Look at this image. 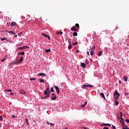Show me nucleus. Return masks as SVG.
Returning a JSON list of instances; mask_svg holds the SVG:
<instances>
[{
    "label": "nucleus",
    "instance_id": "f257e3e1",
    "mask_svg": "<svg viewBox=\"0 0 129 129\" xmlns=\"http://www.w3.org/2000/svg\"><path fill=\"white\" fill-rule=\"evenodd\" d=\"M44 94L46 96H41V99H46V98H48V97H50V95H49L50 94V93H49V92L46 90H44Z\"/></svg>",
    "mask_w": 129,
    "mask_h": 129
},
{
    "label": "nucleus",
    "instance_id": "f03ea898",
    "mask_svg": "<svg viewBox=\"0 0 129 129\" xmlns=\"http://www.w3.org/2000/svg\"><path fill=\"white\" fill-rule=\"evenodd\" d=\"M114 97L115 99H117L119 96H120V94L117 91H115V92L114 93Z\"/></svg>",
    "mask_w": 129,
    "mask_h": 129
},
{
    "label": "nucleus",
    "instance_id": "7ed1b4c3",
    "mask_svg": "<svg viewBox=\"0 0 129 129\" xmlns=\"http://www.w3.org/2000/svg\"><path fill=\"white\" fill-rule=\"evenodd\" d=\"M50 98L51 100H56V99H57V96H56V94L53 93H52Z\"/></svg>",
    "mask_w": 129,
    "mask_h": 129
},
{
    "label": "nucleus",
    "instance_id": "20e7f679",
    "mask_svg": "<svg viewBox=\"0 0 129 129\" xmlns=\"http://www.w3.org/2000/svg\"><path fill=\"white\" fill-rule=\"evenodd\" d=\"M54 87L55 88L57 94H59V93H60V90L59 89V87L57 86H54Z\"/></svg>",
    "mask_w": 129,
    "mask_h": 129
},
{
    "label": "nucleus",
    "instance_id": "39448f33",
    "mask_svg": "<svg viewBox=\"0 0 129 129\" xmlns=\"http://www.w3.org/2000/svg\"><path fill=\"white\" fill-rule=\"evenodd\" d=\"M71 31H73L74 32H77L78 31V29L75 27V26H73L71 28Z\"/></svg>",
    "mask_w": 129,
    "mask_h": 129
},
{
    "label": "nucleus",
    "instance_id": "423d86ee",
    "mask_svg": "<svg viewBox=\"0 0 129 129\" xmlns=\"http://www.w3.org/2000/svg\"><path fill=\"white\" fill-rule=\"evenodd\" d=\"M120 122H121V125H124V119H123V118H121V119L120 120Z\"/></svg>",
    "mask_w": 129,
    "mask_h": 129
},
{
    "label": "nucleus",
    "instance_id": "0eeeda50",
    "mask_svg": "<svg viewBox=\"0 0 129 129\" xmlns=\"http://www.w3.org/2000/svg\"><path fill=\"white\" fill-rule=\"evenodd\" d=\"M22 62H24V59L23 58V57H21L19 60V61H18V63L19 64H21Z\"/></svg>",
    "mask_w": 129,
    "mask_h": 129
},
{
    "label": "nucleus",
    "instance_id": "6e6552de",
    "mask_svg": "<svg viewBox=\"0 0 129 129\" xmlns=\"http://www.w3.org/2000/svg\"><path fill=\"white\" fill-rule=\"evenodd\" d=\"M42 36H44L45 38H48V40H50V36H49V35L42 33Z\"/></svg>",
    "mask_w": 129,
    "mask_h": 129
},
{
    "label": "nucleus",
    "instance_id": "1a4fd4ad",
    "mask_svg": "<svg viewBox=\"0 0 129 129\" xmlns=\"http://www.w3.org/2000/svg\"><path fill=\"white\" fill-rule=\"evenodd\" d=\"M81 67H82L83 68H85V67H86V64H85V63L82 62L81 63Z\"/></svg>",
    "mask_w": 129,
    "mask_h": 129
},
{
    "label": "nucleus",
    "instance_id": "9d476101",
    "mask_svg": "<svg viewBox=\"0 0 129 129\" xmlns=\"http://www.w3.org/2000/svg\"><path fill=\"white\" fill-rule=\"evenodd\" d=\"M100 96L101 97H102V98H103V99H105V96H104V94L103 93H101Z\"/></svg>",
    "mask_w": 129,
    "mask_h": 129
},
{
    "label": "nucleus",
    "instance_id": "9b49d317",
    "mask_svg": "<svg viewBox=\"0 0 129 129\" xmlns=\"http://www.w3.org/2000/svg\"><path fill=\"white\" fill-rule=\"evenodd\" d=\"M37 75H39V76H46V74L43 73L38 74Z\"/></svg>",
    "mask_w": 129,
    "mask_h": 129
},
{
    "label": "nucleus",
    "instance_id": "f8f14e48",
    "mask_svg": "<svg viewBox=\"0 0 129 129\" xmlns=\"http://www.w3.org/2000/svg\"><path fill=\"white\" fill-rule=\"evenodd\" d=\"M87 105V102H86L84 104L82 105L81 106V107H82L83 108H84V107H85V106H86V105Z\"/></svg>",
    "mask_w": 129,
    "mask_h": 129
},
{
    "label": "nucleus",
    "instance_id": "ddd939ff",
    "mask_svg": "<svg viewBox=\"0 0 129 129\" xmlns=\"http://www.w3.org/2000/svg\"><path fill=\"white\" fill-rule=\"evenodd\" d=\"M122 129H129L126 125H122Z\"/></svg>",
    "mask_w": 129,
    "mask_h": 129
},
{
    "label": "nucleus",
    "instance_id": "4468645a",
    "mask_svg": "<svg viewBox=\"0 0 129 129\" xmlns=\"http://www.w3.org/2000/svg\"><path fill=\"white\" fill-rule=\"evenodd\" d=\"M20 93H21V94H25L26 93L24 92V90H21L20 92Z\"/></svg>",
    "mask_w": 129,
    "mask_h": 129
},
{
    "label": "nucleus",
    "instance_id": "2eb2a0df",
    "mask_svg": "<svg viewBox=\"0 0 129 129\" xmlns=\"http://www.w3.org/2000/svg\"><path fill=\"white\" fill-rule=\"evenodd\" d=\"M16 24H17L16 22H12L11 23V27H14V26H16Z\"/></svg>",
    "mask_w": 129,
    "mask_h": 129
},
{
    "label": "nucleus",
    "instance_id": "dca6fc26",
    "mask_svg": "<svg viewBox=\"0 0 129 129\" xmlns=\"http://www.w3.org/2000/svg\"><path fill=\"white\" fill-rule=\"evenodd\" d=\"M123 80L124 81H127V77L126 76L124 77Z\"/></svg>",
    "mask_w": 129,
    "mask_h": 129
},
{
    "label": "nucleus",
    "instance_id": "f3484780",
    "mask_svg": "<svg viewBox=\"0 0 129 129\" xmlns=\"http://www.w3.org/2000/svg\"><path fill=\"white\" fill-rule=\"evenodd\" d=\"M68 49L70 50V49H72V44H71L68 46Z\"/></svg>",
    "mask_w": 129,
    "mask_h": 129
},
{
    "label": "nucleus",
    "instance_id": "a211bd4d",
    "mask_svg": "<svg viewBox=\"0 0 129 129\" xmlns=\"http://www.w3.org/2000/svg\"><path fill=\"white\" fill-rule=\"evenodd\" d=\"M101 55H102V51H100L99 52L98 54V56H101Z\"/></svg>",
    "mask_w": 129,
    "mask_h": 129
},
{
    "label": "nucleus",
    "instance_id": "6ab92c4d",
    "mask_svg": "<svg viewBox=\"0 0 129 129\" xmlns=\"http://www.w3.org/2000/svg\"><path fill=\"white\" fill-rule=\"evenodd\" d=\"M46 53H49V52H51V49H46L45 50Z\"/></svg>",
    "mask_w": 129,
    "mask_h": 129
},
{
    "label": "nucleus",
    "instance_id": "aec40b11",
    "mask_svg": "<svg viewBox=\"0 0 129 129\" xmlns=\"http://www.w3.org/2000/svg\"><path fill=\"white\" fill-rule=\"evenodd\" d=\"M45 90H46V91H48V93H50V88H49L48 87L46 88V89Z\"/></svg>",
    "mask_w": 129,
    "mask_h": 129
},
{
    "label": "nucleus",
    "instance_id": "412c9836",
    "mask_svg": "<svg viewBox=\"0 0 129 129\" xmlns=\"http://www.w3.org/2000/svg\"><path fill=\"white\" fill-rule=\"evenodd\" d=\"M7 33H11V34H13V35H16V34H15V33H14V31H7Z\"/></svg>",
    "mask_w": 129,
    "mask_h": 129
},
{
    "label": "nucleus",
    "instance_id": "4be33fe9",
    "mask_svg": "<svg viewBox=\"0 0 129 129\" xmlns=\"http://www.w3.org/2000/svg\"><path fill=\"white\" fill-rule=\"evenodd\" d=\"M19 54L20 55H25V52L23 51L22 52H19L18 54L19 55Z\"/></svg>",
    "mask_w": 129,
    "mask_h": 129
},
{
    "label": "nucleus",
    "instance_id": "5701e85b",
    "mask_svg": "<svg viewBox=\"0 0 129 129\" xmlns=\"http://www.w3.org/2000/svg\"><path fill=\"white\" fill-rule=\"evenodd\" d=\"M86 87H88L87 85H83L82 86V88H86Z\"/></svg>",
    "mask_w": 129,
    "mask_h": 129
},
{
    "label": "nucleus",
    "instance_id": "b1692460",
    "mask_svg": "<svg viewBox=\"0 0 129 129\" xmlns=\"http://www.w3.org/2000/svg\"><path fill=\"white\" fill-rule=\"evenodd\" d=\"M73 35V36H75V37H76L78 34H77V32H74Z\"/></svg>",
    "mask_w": 129,
    "mask_h": 129
},
{
    "label": "nucleus",
    "instance_id": "393cba45",
    "mask_svg": "<svg viewBox=\"0 0 129 129\" xmlns=\"http://www.w3.org/2000/svg\"><path fill=\"white\" fill-rule=\"evenodd\" d=\"M39 81L41 83L42 82V83H44V81L42 79H39Z\"/></svg>",
    "mask_w": 129,
    "mask_h": 129
},
{
    "label": "nucleus",
    "instance_id": "a878e982",
    "mask_svg": "<svg viewBox=\"0 0 129 129\" xmlns=\"http://www.w3.org/2000/svg\"><path fill=\"white\" fill-rule=\"evenodd\" d=\"M87 86L90 88H92V87H93V86L92 85H87Z\"/></svg>",
    "mask_w": 129,
    "mask_h": 129
},
{
    "label": "nucleus",
    "instance_id": "bb28decb",
    "mask_svg": "<svg viewBox=\"0 0 129 129\" xmlns=\"http://www.w3.org/2000/svg\"><path fill=\"white\" fill-rule=\"evenodd\" d=\"M63 34V32H56V34L57 35H61V34Z\"/></svg>",
    "mask_w": 129,
    "mask_h": 129
},
{
    "label": "nucleus",
    "instance_id": "cd10ccee",
    "mask_svg": "<svg viewBox=\"0 0 129 129\" xmlns=\"http://www.w3.org/2000/svg\"><path fill=\"white\" fill-rule=\"evenodd\" d=\"M85 63L86 64H89V61L88 60V59H86Z\"/></svg>",
    "mask_w": 129,
    "mask_h": 129
},
{
    "label": "nucleus",
    "instance_id": "c85d7f7f",
    "mask_svg": "<svg viewBox=\"0 0 129 129\" xmlns=\"http://www.w3.org/2000/svg\"><path fill=\"white\" fill-rule=\"evenodd\" d=\"M23 50H24L25 49H26L27 48H29L30 47L29 46H23Z\"/></svg>",
    "mask_w": 129,
    "mask_h": 129
},
{
    "label": "nucleus",
    "instance_id": "c756f323",
    "mask_svg": "<svg viewBox=\"0 0 129 129\" xmlns=\"http://www.w3.org/2000/svg\"><path fill=\"white\" fill-rule=\"evenodd\" d=\"M0 40H1V41H4V40H8V38H0Z\"/></svg>",
    "mask_w": 129,
    "mask_h": 129
},
{
    "label": "nucleus",
    "instance_id": "7c9ffc66",
    "mask_svg": "<svg viewBox=\"0 0 129 129\" xmlns=\"http://www.w3.org/2000/svg\"><path fill=\"white\" fill-rule=\"evenodd\" d=\"M30 80L31 81H33V80H36V78H31L30 79Z\"/></svg>",
    "mask_w": 129,
    "mask_h": 129
},
{
    "label": "nucleus",
    "instance_id": "2f4dec72",
    "mask_svg": "<svg viewBox=\"0 0 129 129\" xmlns=\"http://www.w3.org/2000/svg\"><path fill=\"white\" fill-rule=\"evenodd\" d=\"M90 55H91V56L94 55V51H91Z\"/></svg>",
    "mask_w": 129,
    "mask_h": 129
},
{
    "label": "nucleus",
    "instance_id": "473e14b6",
    "mask_svg": "<svg viewBox=\"0 0 129 129\" xmlns=\"http://www.w3.org/2000/svg\"><path fill=\"white\" fill-rule=\"evenodd\" d=\"M25 121H26V123H27L28 125H29V122H28L29 120H28V119H25Z\"/></svg>",
    "mask_w": 129,
    "mask_h": 129
},
{
    "label": "nucleus",
    "instance_id": "72a5a7b5",
    "mask_svg": "<svg viewBox=\"0 0 129 129\" xmlns=\"http://www.w3.org/2000/svg\"><path fill=\"white\" fill-rule=\"evenodd\" d=\"M51 92H54V88L53 87H52L51 88Z\"/></svg>",
    "mask_w": 129,
    "mask_h": 129
},
{
    "label": "nucleus",
    "instance_id": "f704fd0d",
    "mask_svg": "<svg viewBox=\"0 0 129 129\" xmlns=\"http://www.w3.org/2000/svg\"><path fill=\"white\" fill-rule=\"evenodd\" d=\"M102 124H103V125H109V126H110V124H109V123L102 124L101 125H102Z\"/></svg>",
    "mask_w": 129,
    "mask_h": 129
},
{
    "label": "nucleus",
    "instance_id": "c9c22d12",
    "mask_svg": "<svg viewBox=\"0 0 129 129\" xmlns=\"http://www.w3.org/2000/svg\"><path fill=\"white\" fill-rule=\"evenodd\" d=\"M75 27H76L77 28H79V24H78V23L76 24Z\"/></svg>",
    "mask_w": 129,
    "mask_h": 129
},
{
    "label": "nucleus",
    "instance_id": "e433bc0d",
    "mask_svg": "<svg viewBox=\"0 0 129 129\" xmlns=\"http://www.w3.org/2000/svg\"><path fill=\"white\" fill-rule=\"evenodd\" d=\"M22 34H23V32H21L20 33H18V35L19 37H21L22 36Z\"/></svg>",
    "mask_w": 129,
    "mask_h": 129
},
{
    "label": "nucleus",
    "instance_id": "4c0bfd02",
    "mask_svg": "<svg viewBox=\"0 0 129 129\" xmlns=\"http://www.w3.org/2000/svg\"><path fill=\"white\" fill-rule=\"evenodd\" d=\"M12 64H13V65H18V64H20L19 63L17 62H13Z\"/></svg>",
    "mask_w": 129,
    "mask_h": 129
},
{
    "label": "nucleus",
    "instance_id": "58836bf2",
    "mask_svg": "<svg viewBox=\"0 0 129 129\" xmlns=\"http://www.w3.org/2000/svg\"><path fill=\"white\" fill-rule=\"evenodd\" d=\"M94 50L95 49H93V48H91L89 49V51H91V52H94Z\"/></svg>",
    "mask_w": 129,
    "mask_h": 129
},
{
    "label": "nucleus",
    "instance_id": "ea45409f",
    "mask_svg": "<svg viewBox=\"0 0 129 129\" xmlns=\"http://www.w3.org/2000/svg\"><path fill=\"white\" fill-rule=\"evenodd\" d=\"M6 91H7L8 92H12V89H9V90H6Z\"/></svg>",
    "mask_w": 129,
    "mask_h": 129
},
{
    "label": "nucleus",
    "instance_id": "a19ab883",
    "mask_svg": "<svg viewBox=\"0 0 129 129\" xmlns=\"http://www.w3.org/2000/svg\"><path fill=\"white\" fill-rule=\"evenodd\" d=\"M115 104H116V105H118V101H115Z\"/></svg>",
    "mask_w": 129,
    "mask_h": 129
},
{
    "label": "nucleus",
    "instance_id": "79ce46f5",
    "mask_svg": "<svg viewBox=\"0 0 129 129\" xmlns=\"http://www.w3.org/2000/svg\"><path fill=\"white\" fill-rule=\"evenodd\" d=\"M18 50H24V49L23 47H20L18 48Z\"/></svg>",
    "mask_w": 129,
    "mask_h": 129
},
{
    "label": "nucleus",
    "instance_id": "37998d69",
    "mask_svg": "<svg viewBox=\"0 0 129 129\" xmlns=\"http://www.w3.org/2000/svg\"><path fill=\"white\" fill-rule=\"evenodd\" d=\"M77 44H78V42H76V43H73L72 45H73L74 46L75 45H77Z\"/></svg>",
    "mask_w": 129,
    "mask_h": 129
},
{
    "label": "nucleus",
    "instance_id": "c03bdc74",
    "mask_svg": "<svg viewBox=\"0 0 129 129\" xmlns=\"http://www.w3.org/2000/svg\"><path fill=\"white\" fill-rule=\"evenodd\" d=\"M111 128L116 129L115 126H114V125H113L111 127Z\"/></svg>",
    "mask_w": 129,
    "mask_h": 129
},
{
    "label": "nucleus",
    "instance_id": "a18cd8bd",
    "mask_svg": "<svg viewBox=\"0 0 129 129\" xmlns=\"http://www.w3.org/2000/svg\"><path fill=\"white\" fill-rule=\"evenodd\" d=\"M91 49H94V50H95V46H93L91 48Z\"/></svg>",
    "mask_w": 129,
    "mask_h": 129
},
{
    "label": "nucleus",
    "instance_id": "49530a36",
    "mask_svg": "<svg viewBox=\"0 0 129 129\" xmlns=\"http://www.w3.org/2000/svg\"><path fill=\"white\" fill-rule=\"evenodd\" d=\"M5 59H6V56L4 57V58L3 59H2L1 60V62H4V61H5Z\"/></svg>",
    "mask_w": 129,
    "mask_h": 129
},
{
    "label": "nucleus",
    "instance_id": "de8ad7c7",
    "mask_svg": "<svg viewBox=\"0 0 129 129\" xmlns=\"http://www.w3.org/2000/svg\"><path fill=\"white\" fill-rule=\"evenodd\" d=\"M0 120H3V116L0 115Z\"/></svg>",
    "mask_w": 129,
    "mask_h": 129
},
{
    "label": "nucleus",
    "instance_id": "09e8293b",
    "mask_svg": "<svg viewBox=\"0 0 129 129\" xmlns=\"http://www.w3.org/2000/svg\"><path fill=\"white\" fill-rule=\"evenodd\" d=\"M125 121H126V122H129V119H126L125 120Z\"/></svg>",
    "mask_w": 129,
    "mask_h": 129
},
{
    "label": "nucleus",
    "instance_id": "8fccbe9b",
    "mask_svg": "<svg viewBox=\"0 0 129 129\" xmlns=\"http://www.w3.org/2000/svg\"><path fill=\"white\" fill-rule=\"evenodd\" d=\"M103 128H104V129H109V128H108V127H104Z\"/></svg>",
    "mask_w": 129,
    "mask_h": 129
},
{
    "label": "nucleus",
    "instance_id": "3c124183",
    "mask_svg": "<svg viewBox=\"0 0 129 129\" xmlns=\"http://www.w3.org/2000/svg\"><path fill=\"white\" fill-rule=\"evenodd\" d=\"M49 124H50L51 125H54V124L52 123H49Z\"/></svg>",
    "mask_w": 129,
    "mask_h": 129
},
{
    "label": "nucleus",
    "instance_id": "603ef678",
    "mask_svg": "<svg viewBox=\"0 0 129 129\" xmlns=\"http://www.w3.org/2000/svg\"><path fill=\"white\" fill-rule=\"evenodd\" d=\"M12 117L15 118V117H16V116H15V115H12Z\"/></svg>",
    "mask_w": 129,
    "mask_h": 129
},
{
    "label": "nucleus",
    "instance_id": "864d4df0",
    "mask_svg": "<svg viewBox=\"0 0 129 129\" xmlns=\"http://www.w3.org/2000/svg\"><path fill=\"white\" fill-rule=\"evenodd\" d=\"M69 43H70V45H71V41H69V40L68 41Z\"/></svg>",
    "mask_w": 129,
    "mask_h": 129
},
{
    "label": "nucleus",
    "instance_id": "5fc2aeb1",
    "mask_svg": "<svg viewBox=\"0 0 129 129\" xmlns=\"http://www.w3.org/2000/svg\"><path fill=\"white\" fill-rule=\"evenodd\" d=\"M13 94H14L12 92L10 93V95H13Z\"/></svg>",
    "mask_w": 129,
    "mask_h": 129
},
{
    "label": "nucleus",
    "instance_id": "6e6d98bb",
    "mask_svg": "<svg viewBox=\"0 0 129 129\" xmlns=\"http://www.w3.org/2000/svg\"><path fill=\"white\" fill-rule=\"evenodd\" d=\"M6 41H7V42H11V41L8 40V39H6Z\"/></svg>",
    "mask_w": 129,
    "mask_h": 129
},
{
    "label": "nucleus",
    "instance_id": "4d7b16f0",
    "mask_svg": "<svg viewBox=\"0 0 129 129\" xmlns=\"http://www.w3.org/2000/svg\"><path fill=\"white\" fill-rule=\"evenodd\" d=\"M47 124H50V123L49 122V121L47 122Z\"/></svg>",
    "mask_w": 129,
    "mask_h": 129
},
{
    "label": "nucleus",
    "instance_id": "13d9d810",
    "mask_svg": "<svg viewBox=\"0 0 129 129\" xmlns=\"http://www.w3.org/2000/svg\"><path fill=\"white\" fill-rule=\"evenodd\" d=\"M87 53L88 55H89V51H87Z\"/></svg>",
    "mask_w": 129,
    "mask_h": 129
},
{
    "label": "nucleus",
    "instance_id": "bf43d9fd",
    "mask_svg": "<svg viewBox=\"0 0 129 129\" xmlns=\"http://www.w3.org/2000/svg\"><path fill=\"white\" fill-rule=\"evenodd\" d=\"M120 118H122V115H120Z\"/></svg>",
    "mask_w": 129,
    "mask_h": 129
},
{
    "label": "nucleus",
    "instance_id": "052dcab7",
    "mask_svg": "<svg viewBox=\"0 0 129 129\" xmlns=\"http://www.w3.org/2000/svg\"><path fill=\"white\" fill-rule=\"evenodd\" d=\"M79 50H77V53H79Z\"/></svg>",
    "mask_w": 129,
    "mask_h": 129
},
{
    "label": "nucleus",
    "instance_id": "680f3d73",
    "mask_svg": "<svg viewBox=\"0 0 129 129\" xmlns=\"http://www.w3.org/2000/svg\"><path fill=\"white\" fill-rule=\"evenodd\" d=\"M17 37H18V35H16L15 36V38H17Z\"/></svg>",
    "mask_w": 129,
    "mask_h": 129
},
{
    "label": "nucleus",
    "instance_id": "e2e57ef3",
    "mask_svg": "<svg viewBox=\"0 0 129 129\" xmlns=\"http://www.w3.org/2000/svg\"><path fill=\"white\" fill-rule=\"evenodd\" d=\"M120 115H122V112H121L120 113Z\"/></svg>",
    "mask_w": 129,
    "mask_h": 129
},
{
    "label": "nucleus",
    "instance_id": "0e129e2a",
    "mask_svg": "<svg viewBox=\"0 0 129 129\" xmlns=\"http://www.w3.org/2000/svg\"><path fill=\"white\" fill-rule=\"evenodd\" d=\"M119 83H120V84L121 83V81H119Z\"/></svg>",
    "mask_w": 129,
    "mask_h": 129
},
{
    "label": "nucleus",
    "instance_id": "69168bd1",
    "mask_svg": "<svg viewBox=\"0 0 129 129\" xmlns=\"http://www.w3.org/2000/svg\"><path fill=\"white\" fill-rule=\"evenodd\" d=\"M64 129H68V127H66Z\"/></svg>",
    "mask_w": 129,
    "mask_h": 129
},
{
    "label": "nucleus",
    "instance_id": "338daca9",
    "mask_svg": "<svg viewBox=\"0 0 129 129\" xmlns=\"http://www.w3.org/2000/svg\"><path fill=\"white\" fill-rule=\"evenodd\" d=\"M19 45H22V44H18Z\"/></svg>",
    "mask_w": 129,
    "mask_h": 129
},
{
    "label": "nucleus",
    "instance_id": "774afa93",
    "mask_svg": "<svg viewBox=\"0 0 129 129\" xmlns=\"http://www.w3.org/2000/svg\"><path fill=\"white\" fill-rule=\"evenodd\" d=\"M10 42H11V43H13V42H12L11 41H10Z\"/></svg>",
    "mask_w": 129,
    "mask_h": 129
}]
</instances>
